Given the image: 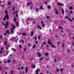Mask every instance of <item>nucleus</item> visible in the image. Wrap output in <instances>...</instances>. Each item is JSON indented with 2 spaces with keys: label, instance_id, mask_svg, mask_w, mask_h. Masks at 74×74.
I'll return each instance as SVG.
<instances>
[{
  "label": "nucleus",
  "instance_id": "nucleus-1",
  "mask_svg": "<svg viewBox=\"0 0 74 74\" xmlns=\"http://www.w3.org/2000/svg\"><path fill=\"white\" fill-rule=\"evenodd\" d=\"M4 12L6 14V15L5 16V17L3 18V20L4 21H5V18H7L8 20L9 19V16L8 15V11L5 10Z\"/></svg>",
  "mask_w": 74,
  "mask_h": 74
},
{
  "label": "nucleus",
  "instance_id": "nucleus-2",
  "mask_svg": "<svg viewBox=\"0 0 74 74\" xmlns=\"http://www.w3.org/2000/svg\"><path fill=\"white\" fill-rule=\"evenodd\" d=\"M9 25V22L7 21L6 22V24H4V26L5 29H8V26Z\"/></svg>",
  "mask_w": 74,
  "mask_h": 74
},
{
  "label": "nucleus",
  "instance_id": "nucleus-3",
  "mask_svg": "<svg viewBox=\"0 0 74 74\" xmlns=\"http://www.w3.org/2000/svg\"><path fill=\"white\" fill-rule=\"evenodd\" d=\"M11 26L12 27V28L13 29H16V26L14 25V24H12L11 25Z\"/></svg>",
  "mask_w": 74,
  "mask_h": 74
},
{
  "label": "nucleus",
  "instance_id": "nucleus-4",
  "mask_svg": "<svg viewBox=\"0 0 74 74\" xmlns=\"http://www.w3.org/2000/svg\"><path fill=\"white\" fill-rule=\"evenodd\" d=\"M51 40H48V44H50V45L52 44V42H51Z\"/></svg>",
  "mask_w": 74,
  "mask_h": 74
},
{
  "label": "nucleus",
  "instance_id": "nucleus-5",
  "mask_svg": "<svg viewBox=\"0 0 74 74\" xmlns=\"http://www.w3.org/2000/svg\"><path fill=\"white\" fill-rule=\"evenodd\" d=\"M28 72V67H26L25 68V73H27Z\"/></svg>",
  "mask_w": 74,
  "mask_h": 74
},
{
  "label": "nucleus",
  "instance_id": "nucleus-6",
  "mask_svg": "<svg viewBox=\"0 0 74 74\" xmlns=\"http://www.w3.org/2000/svg\"><path fill=\"white\" fill-rule=\"evenodd\" d=\"M57 4L59 6H61V5H64L62 3H57Z\"/></svg>",
  "mask_w": 74,
  "mask_h": 74
},
{
  "label": "nucleus",
  "instance_id": "nucleus-7",
  "mask_svg": "<svg viewBox=\"0 0 74 74\" xmlns=\"http://www.w3.org/2000/svg\"><path fill=\"white\" fill-rule=\"evenodd\" d=\"M55 11H56V12H55V14H59V12H58V10H57V9L56 8L55 9Z\"/></svg>",
  "mask_w": 74,
  "mask_h": 74
},
{
  "label": "nucleus",
  "instance_id": "nucleus-8",
  "mask_svg": "<svg viewBox=\"0 0 74 74\" xmlns=\"http://www.w3.org/2000/svg\"><path fill=\"white\" fill-rule=\"evenodd\" d=\"M11 30H10V32L12 34H14V30H13V29H12V28H10Z\"/></svg>",
  "mask_w": 74,
  "mask_h": 74
},
{
  "label": "nucleus",
  "instance_id": "nucleus-9",
  "mask_svg": "<svg viewBox=\"0 0 74 74\" xmlns=\"http://www.w3.org/2000/svg\"><path fill=\"white\" fill-rule=\"evenodd\" d=\"M38 57H39V58H40L41 56V54H40V53L38 52Z\"/></svg>",
  "mask_w": 74,
  "mask_h": 74
},
{
  "label": "nucleus",
  "instance_id": "nucleus-10",
  "mask_svg": "<svg viewBox=\"0 0 74 74\" xmlns=\"http://www.w3.org/2000/svg\"><path fill=\"white\" fill-rule=\"evenodd\" d=\"M40 8L42 10H44V9L43 8V6H42V5L40 6Z\"/></svg>",
  "mask_w": 74,
  "mask_h": 74
},
{
  "label": "nucleus",
  "instance_id": "nucleus-11",
  "mask_svg": "<svg viewBox=\"0 0 74 74\" xmlns=\"http://www.w3.org/2000/svg\"><path fill=\"white\" fill-rule=\"evenodd\" d=\"M38 29H39L40 30H41V29H42V27H40V25H38Z\"/></svg>",
  "mask_w": 74,
  "mask_h": 74
},
{
  "label": "nucleus",
  "instance_id": "nucleus-12",
  "mask_svg": "<svg viewBox=\"0 0 74 74\" xmlns=\"http://www.w3.org/2000/svg\"><path fill=\"white\" fill-rule=\"evenodd\" d=\"M61 12L62 14H64V10H63V8H62Z\"/></svg>",
  "mask_w": 74,
  "mask_h": 74
},
{
  "label": "nucleus",
  "instance_id": "nucleus-13",
  "mask_svg": "<svg viewBox=\"0 0 74 74\" xmlns=\"http://www.w3.org/2000/svg\"><path fill=\"white\" fill-rule=\"evenodd\" d=\"M69 9L70 10H73V6H71L70 7H69Z\"/></svg>",
  "mask_w": 74,
  "mask_h": 74
},
{
  "label": "nucleus",
  "instance_id": "nucleus-14",
  "mask_svg": "<svg viewBox=\"0 0 74 74\" xmlns=\"http://www.w3.org/2000/svg\"><path fill=\"white\" fill-rule=\"evenodd\" d=\"M22 35H23L24 36H26V34L25 33H23L22 34Z\"/></svg>",
  "mask_w": 74,
  "mask_h": 74
},
{
  "label": "nucleus",
  "instance_id": "nucleus-15",
  "mask_svg": "<svg viewBox=\"0 0 74 74\" xmlns=\"http://www.w3.org/2000/svg\"><path fill=\"white\" fill-rule=\"evenodd\" d=\"M39 71H40V69H38L37 70H36L35 71L36 73H38V72H39Z\"/></svg>",
  "mask_w": 74,
  "mask_h": 74
},
{
  "label": "nucleus",
  "instance_id": "nucleus-16",
  "mask_svg": "<svg viewBox=\"0 0 74 74\" xmlns=\"http://www.w3.org/2000/svg\"><path fill=\"white\" fill-rule=\"evenodd\" d=\"M68 19L69 20V21L70 22H72V20L71 19L70 20V18H68Z\"/></svg>",
  "mask_w": 74,
  "mask_h": 74
},
{
  "label": "nucleus",
  "instance_id": "nucleus-17",
  "mask_svg": "<svg viewBox=\"0 0 74 74\" xmlns=\"http://www.w3.org/2000/svg\"><path fill=\"white\" fill-rule=\"evenodd\" d=\"M47 8H48L49 9H51V6H50V5H47Z\"/></svg>",
  "mask_w": 74,
  "mask_h": 74
},
{
  "label": "nucleus",
  "instance_id": "nucleus-18",
  "mask_svg": "<svg viewBox=\"0 0 74 74\" xmlns=\"http://www.w3.org/2000/svg\"><path fill=\"white\" fill-rule=\"evenodd\" d=\"M16 26H19V24H18V23H16Z\"/></svg>",
  "mask_w": 74,
  "mask_h": 74
},
{
  "label": "nucleus",
  "instance_id": "nucleus-19",
  "mask_svg": "<svg viewBox=\"0 0 74 74\" xmlns=\"http://www.w3.org/2000/svg\"><path fill=\"white\" fill-rule=\"evenodd\" d=\"M60 71L61 72H62V71H63L64 69L63 68H62L61 69H60Z\"/></svg>",
  "mask_w": 74,
  "mask_h": 74
},
{
  "label": "nucleus",
  "instance_id": "nucleus-20",
  "mask_svg": "<svg viewBox=\"0 0 74 74\" xmlns=\"http://www.w3.org/2000/svg\"><path fill=\"white\" fill-rule=\"evenodd\" d=\"M40 60H41V61H42V60H43V57H42L41 58H40Z\"/></svg>",
  "mask_w": 74,
  "mask_h": 74
},
{
  "label": "nucleus",
  "instance_id": "nucleus-21",
  "mask_svg": "<svg viewBox=\"0 0 74 74\" xmlns=\"http://www.w3.org/2000/svg\"><path fill=\"white\" fill-rule=\"evenodd\" d=\"M33 34H34V32H32L31 33V36H33Z\"/></svg>",
  "mask_w": 74,
  "mask_h": 74
},
{
  "label": "nucleus",
  "instance_id": "nucleus-22",
  "mask_svg": "<svg viewBox=\"0 0 74 74\" xmlns=\"http://www.w3.org/2000/svg\"><path fill=\"white\" fill-rule=\"evenodd\" d=\"M12 51H16V49H14V48H12L11 49Z\"/></svg>",
  "mask_w": 74,
  "mask_h": 74
},
{
  "label": "nucleus",
  "instance_id": "nucleus-23",
  "mask_svg": "<svg viewBox=\"0 0 74 74\" xmlns=\"http://www.w3.org/2000/svg\"><path fill=\"white\" fill-rule=\"evenodd\" d=\"M58 28L59 29H62V30L63 29V28H62V27L61 26H59V27Z\"/></svg>",
  "mask_w": 74,
  "mask_h": 74
},
{
  "label": "nucleus",
  "instance_id": "nucleus-24",
  "mask_svg": "<svg viewBox=\"0 0 74 74\" xmlns=\"http://www.w3.org/2000/svg\"><path fill=\"white\" fill-rule=\"evenodd\" d=\"M40 37H41V36H38V40H40Z\"/></svg>",
  "mask_w": 74,
  "mask_h": 74
},
{
  "label": "nucleus",
  "instance_id": "nucleus-25",
  "mask_svg": "<svg viewBox=\"0 0 74 74\" xmlns=\"http://www.w3.org/2000/svg\"><path fill=\"white\" fill-rule=\"evenodd\" d=\"M51 47L52 48H56L55 47L53 46V45H51Z\"/></svg>",
  "mask_w": 74,
  "mask_h": 74
},
{
  "label": "nucleus",
  "instance_id": "nucleus-26",
  "mask_svg": "<svg viewBox=\"0 0 74 74\" xmlns=\"http://www.w3.org/2000/svg\"><path fill=\"white\" fill-rule=\"evenodd\" d=\"M49 54V53H47L45 54V56H48Z\"/></svg>",
  "mask_w": 74,
  "mask_h": 74
},
{
  "label": "nucleus",
  "instance_id": "nucleus-27",
  "mask_svg": "<svg viewBox=\"0 0 74 74\" xmlns=\"http://www.w3.org/2000/svg\"><path fill=\"white\" fill-rule=\"evenodd\" d=\"M33 48H35V47H36V45H34L33 46Z\"/></svg>",
  "mask_w": 74,
  "mask_h": 74
},
{
  "label": "nucleus",
  "instance_id": "nucleus-28",
  "mask_svg": "<svg viewBox=\"0 0 74 74\" xmlns=\"http://www.w3.org/2000/svg\"><path fill=\"white\" fill-rule=\"evenodd\" d=\"M2 37H3V35H0V38L1 39L2 38Z\"/></svg>",
  "mask_w": 74,
  "mask_h": 74
},
{
  "label": "nucleus",
  "instance_id": "nucleus-29",
  "mask_svg": "<svg viewBox=\"0 0 74 74\" xmlns=\"http://www.w3.org/2000/svg\"><path fill=\"white\" fill-rule=\"evenodd\" d=\"M14 38H15V37H12V40H15Z\"/></svg>",
  "mask_w": 74,
  "mask_h": 74
},
{
  "label": "nucleus",
  "instance_id": "nucleus-30",
  "mask_svg": "<svg viewBox=\"0 0 74 74\" xmlns=\"http://www.w3.org/2000/svg\"><path fill=\"white\" fill-rule=\"evenodd\" d=\"M7 62H8V63H10V62H11V60H8V61H7Z\"/></svg>",
  "mask_w": 74,
  "mask_h": 74
},
{
  "label": "nucleus",
  "instance_id": "nucleus-31",
  "mask_svg": "<svg viewBox=\"0 0 74 74\" xmlns=\"http://www.w3.org/2000/svg\"><path fill=\"white\" fill-rule=\"evenodd\" d=\"M30 7V9L31 10H33V6H31Z\"/></svg>",
  "mask_w": 74,
  "mask_h": 74
},
{
  "label": "nucleus",
  "instance_id": "nucleus-32",
  "mask_svg": "<svg viewBox=\"0 0 74 74\" xmlns=\"http://www.w3.org/2000/svg\"><path fill=\"white\" fill-rule=\"evenodd\" d=\"M36 12H38V8H36Z\"/></svg>",
  "mask_w": 74,
  "mask_h": 74
},
{
  "label": "nucleus",
  "instance_id": "nucleus-33",
  "mask_svg": "<svg viewBox=\"0 0 74 74\" xmlns=\"http://www.w3.org/2000/svg\"><path fill=\"white\" fill-rule=\"evenodd\" d=\"M12 10L13 11H15V7H13Z\"/></svg>",
  "mask_w": 74,
  "mask_h": 74
},
{
  "label": "nucleus",
  "instance_id": "nucleus-34",
  "mask_svg": "<svg viewBox=\"0 0 74 74\" xmlns=\"http://www.w3.org/2000/svg\"><path fill=\"white\" fill-rule=\"evenodd\" d=\"M4 44L5 45H7V42L6 41H4Z\"/></svg>",
  "mask_w": 74,
  "mask_h": 74
},
{
  "label": "nucleus",
  "instance_id": "nucleus-35",
  "mask_svg": "<svg viewBox=\"0 0 74 74\" xmlns=\"http://www.w3.org/2000/svg\"><path fill=\"white\" fill-rule=\"evenodd\" d=\"M69 12L71 14H73V12L72 11L70 10Z\"/></svg>",
  "mask_w": 74,
  "mask_h": 74
},
{
  "label": "nucleus",
  "instance_id": "nucleus-36",
  "mask_svg": "<svg viewBox=\"0 0 74 74\" xmlns=\"http://www.w3.org/2000/svg\"><path fill=\"white\" fill-rule=\"evenodd\" d=\"M21 42L23 44H24V41L23 40H21Z\"/></svg>",
  "mask_w": 74,
  "mask_h": 74
},
{
  "label": "nucleus",
  "instance_id": "nucleus-37",
  "mask_svg": "<svg viewBox=\"0 0 74 74\" xmlns=\"http://www.w3.org/2000/svg\"><path fill=\"white\" fill-rule=\"evenodd\" d=\"M14 22H16V18H14Z\"/></svg>",
  "mask_w": 74,
  "mask_h": 74
},
{
  "label": "nucleus",
  "instance_id": "nucleus-38",
  "mask_svg": "<svg viewBox=\"0 0 74 74\" xmlns=\"http://www.w3.org/2000/svg\"><path fill=\"white\" fill-rule=\"evenodd\" d=\"M29 5H30L29 3H27V7H29Z\"/></svg>",
  "mask_w": 74,
  "mask_h": 74
},
{
  "label": "nucleus",
  "instance_id": "nucleus-39",
  "mask_svg": "<svg viewBox=\"0 0 74 74\" xmlns=\"http://www.w3.org/2000/svg\"><path fill=\"white\" fill-rule=\"evenodd\" d=\"M43 44L44 45H45V44H46V42H43Z\"/></svg>",
  "mask_w": 74,
  "mask_h": 74
},
{
  "label": "nucleus",
  "instance_id": "nucleus-40",
  "mask_svg": "<svg viewBox=\"0 0 74 74\" xmlns=\"http://www.w3.org/2000/svg\"><path fill=\"white\" fill-rule=\"evenodd\" d=\"M8 5H11V2H8Z\"/></svg>",
  "mask_w": 74,
  "mask_h": 74
},
{
  "label": "nucleus",
  "instance_id": "nucleus-41",
  "mask_svg": "<svg viewBox=\"0 0 74 74\" xmlns=\"http://www.w3.org/2000/svg\"><path fill=\"white\" fill-rule=\"evenodd\" d=\"M6 32L8 34H9V31L8 30L6 31Z\"/></svg>",
  "mask_w": 74,
  "mask_h": 74
},
{
  "label": "nucleus",
  "instance_id": "nucleus-42",
  "mask_svg": "<svg viewBox=\"0 0 74 74\" xmlns=\"http://www.w3.org/2000/svg\"><path fill=\"white\" fill-rule=\"evenodd\" d=\"M47 19H49V16H47Z\"/></svg>",
  "mask_w": 74,
  "mask_h": 74
},
{
  "label": "nucleus",
  "instance_id": "nucleus-43",
  "mask_svg": "<svg viewBox=\"0 0 74 74\" xmlns=\"http://www.w3.org/2000/svg\"><path fill=\"white\" fill-rule=\"evenodd\" d=\"M37 44H38V41L37 40H36V44L37 45Z\"/></svg>",
  "mask_w": 74,
  "mask_h": 74
},
{
  "label": "nucleus",
  "instance_id": "nucleus-44",
  "mask_svg": "<svg viewBox=\"0 0 74 74\" xmlns=\"http://www.w3.org/2000/svg\"><path fill=\"white\" fill-rule=\"evenodd\" d=\"M21 47H22V45H19V48H21Z\"/></svg>",
  "mask_w": 74,
  "mask_h": 74
},
{
  "label": "nucleus",
  "instance_id": "nucleus-45",
  "mask_svg": "<svg viewBox=\"0 0 74 74\" xmlns=\"http://www.w3.org/2000/svg\"><path fill=\"white\" fill-rule=\"evenodd\" d=\"M6 35H7V34L5 33L4 34V36H6Z\"/></svg>",
  "mask_w": 74,
  "mask_h": 74
},
{
  "label": "nucleus",
  "instance_id": "nucleus-46",
  "mask_svg": "<svg viewBox=\"0 0 74 74\" xmlns=\"http://www.w3.org/2000/svg\"><path fill=\"white\" fill-rule=\"evenodd\" d=\"M14 72V71H11V74H12V73Z\"/></svg>",
  "mask_w": 74,
  "mask_h": 74
},
{
  "label": "nucleus",
  "instance_id": "nucleus-47",
  "mask_svg": "<svg viewBox=\"0 0 74 74\" xmlns=\"http://www.w3.org/2000/svg\"><path fill=\"white\" fill-rule=\"evenodd\" d=\"M35 40H37V38H36V36H35Z\"/></svg>",
  "mask_w": 74,
  "mask_h": 74
},
{
  "label": "nucleus",
  "instance_id": "nucleus-48",
  "mask_svg": "<svg viewBox=\"0 0 74 74\" xmlns=\"http://www.w3.org/2000/svg\"><path fill=\"white\" fill-rule=\"evenodd\" d=\"M43 27H45V24H44V23H43L42 25Z\"/></svg>",
  "mask_w": 74,
  "mask_h": 74
},
{
  "label": "nucleus",
  "instance_id": "nucleus-49",
  "mask_svg": "<svg viewBox=\"0 0 74 74\" xmlns=\"http://www.w3.org/2000/svg\"><path fill=\"white\" fill-rule=\"evenodd\" d=\"M16 17H17V18L18 17V16H18V14H16Z\"/></svg>",
  "mask_w": 74,
  "mask_h": 74
},
{
  "label": "nucleus",
  "instance_id": "nucleus-50",
  "mask_svg": "<svg viewBox=\"0 0 74 74\" xmlns=\"http://www.w3.org/2000/svg\"><path fill=\"white\" fill-rule=\"evenodd\" d=\"M3 52V51H0V53H2Z\"/></svg>",
  "mask_w": 74,
  "mask_h": 74
},
{
  "label": "nucleus",
  "instance_id": "nucleus-51",
  "mask_svg": "<svg viewBox=\"0 0 74 74\" xmlns=\"http://www.w3.org/2000/svg\"><path fill=\"white\" fill-rule=\"evenodd\" d=\"M54 62H57V60H56L55 59H54Z\"/></svg>",
  "mask_w": 74,
  "mask_h": 74
},
{
  "label": "nucleus",
  "instance_id": "nucleus-52",
  "mask_svg": "<svg viewBox=\"0 0 74 74\" xmlns=\"http://www.w3.org/2000/svg\"><path fill=\"white\" fill-rule=\"evenodd\" d=\"M43 23H44V21H42L41 22V24H43Z\"/></svg>",
  "mask_w": 74,
  "mask_h": 74
},
{
  "label": "nucleus",
  "instance_id": "nucleus-53",
  "mask_svg": "<svg viewBox=\"0 0 74 74\" xmlns=\"http://www.w3.org/2000/svg\"><path fill=\"white\" fill-rule=\"evenodd\" d=\"M15 59H14V60L13 61V63H14V62H15Z\"/></svg>",
  "mask_w": 74,
  "mask_h": 74
},
{
  "label": "nucleus",
  "instance_id": "nucleus-54",
  "mask_svg": "<svg viewBox=\"0 0 74 74\" xmlns=\"http://www.w3.org/2000/svg\"><path fill=\"white\" fill-rule=\"evenodd\" d=\"M68 16H66L65 17V18H66V19H68Z\"/></svg>",
  "mask_w": 74,
  "mask_h": 74
},
{
  "label": "nucleus",
  "instance_id": "nucleus-55",
  "mask_svg": "<svg viewBox=\"0 0 74 74\" xmlns=\"http://www.w3.org/2000/svg\"><path fill=\"white\" fill-rule=\"evenodd\" d=\"M28 45L29 47H31V45H30V43H28Z\"/></svg>",
  "mask_w": 74,
  "mask_h": 74
},
{
  "label": "nucleus",
  "instance_id": "nucleus-56",
  "mask_svg": "<svg viewBox=\"0 0 74 74\" xmlns=\"http://www.w3.org/2000/svg\"><path fill=\"white\" fill-rule=\"evenodd\" d=\"M56 71L57 72H58L59 71V69H57L56 70Z\"/></svg>",
  "mask_w": 74,
  "mask_h": 74
},
{
  "label": "nucleus",
  "instance_id": "nucleus-57",
  "mask_svg": "<svg viewBox=\"0 0 74 74\" xmlns=\"http://www.w3.org/2000/svg\"><path fill=\"white\" fill-rule=\"evenodd\" d=\"M26 48H25L24 49V51H26Z\"/></svg>",
  "mask_w": 74,
  "mask_h": 74
},
{
  "label": "nucleus",
  "instance_id": "nucleus-58",
  "mask_svg": "<svg viewBox=\"0 0 74 74\" xmlns=\"http://www.w3.org/2000/svg\"><path fill=\"white\" fill-rule=\"evenodd\" d=\"M32 67H33V68H35V66H34V65L33 66H32Z\"/></svg>",
  "mask_w": 74,
  "mask_h": 74
},
{
  "label": "nucleus",
  "instance_id": "nucleus-59",
  "mask_svg": "<svg viewBox=\"0 0 74 74\" xmlns=\"http://www.w3.org/2000/svg\"><path fill=\"white\" fill-rule=\"evenodd\" d=\"M16 14H18V11L17 10H16L15 12Z\"/></svg>",
  "mask_w": 74,
  "mask_h": 74
},
{
  "label": "nucleus",
  "instance_id": "nucleus-60",
  "mask_svg": "<svg viewBox=\"0 0 74 74\" xmlns=\"http://www.w3.org/2000/svg\"><path fill=\"white\" fill-rule=\"evenodd\" d=\"M45 3L46 4H48V3L47 2H45Z\"/></svg>",
  "mask_w": 74,
  "mask_h": 74
},
{
  "label": "nucleus",
  "instance_id": "nucleus-61",
  "mask_svg": "<svg viewBox=\"0 0 74 74\" xmlns=\"http://www.w3.org/2000/svg\"><path fill=\"white\" fill-rule=\"evenodd\" d=\"M21 69L22 70H23V66H22V67H21Z\"/></svg>",
  "mask_w": 74,
  "mask_h": 74
},
{
  "label": "nucleus",
  "instance_id": "nucleus-62",
  "mask_svg": "<svg viewBox=\"0 0 74 74\" xmlns=\"http://www.w3.org/2000/svg\"><path fill=\"white\" fill-rule=\"evenodd\" d=\"M49 32H51V29H49Z\"/></svg>",
  "mask_w": 74,
  "mask_h": 74
},
{
  "label": "nucleus",
  "instance_id": "nucleus-63",
  "mask_svg": "<svg viewBox=\"0 0 74 74\" xmlns=\"http://www.w3.org/2000/svg\"><path fill=\"white\" fill-rule=\"evenodd\" d=\"M34 24H36V21H34Z\"/></svg>",
  "mask_w": 74,
  "mask_h": 74
},
{
  "label": "nucleus",
  "instance_id": "nucleus-64",
  "mask_svg": "<svg viewBox=\"0 0 74 74\" xmlns=\"http://www.w3.org/2000/svg\"><path fill=\"white\" fill-rule=\"evenodd\" d=\"M27 20H28V21H29V17L27 18Z\"/></svg>",
  "mask_w": 74,
  "mask_h": 74
}]
</instances>
